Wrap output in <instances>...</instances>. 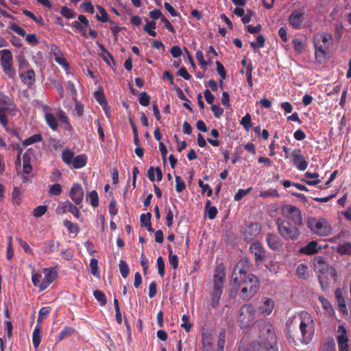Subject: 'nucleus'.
I'll list each match as a JSON object with an SVG mask.
<instances>
[{
	"mask_svg": "<svg viewBox=\"0 0 351 351\" xmlns=\"http://www.w3.org/2000/svg\"><path fill=\"white\" fill-rule=\"evenodd\" d=\"M255 328H258V341L245 346L243 337L239 351H278L277 337L272 324L264 320H258Z\"/></svg>",
	"mask_w": 351,
	"mask_h": 351,
	"instance_id": "f257e3e1",
	"label": "nucleus"
},
{
	"mask_svg": "<svg viewBox=\"0 0 351 351\" xmlns=\"http://www.w3.org/2000/svg\"><path fill=\"white\" fill-rule=\"evenodd\" d=\"M239 273L240 276L233 277L230 282V294L232 295L233 292L236 294L240 289L241 298L247 301L257 293L260 287V282L254 274H250L246 276V272L243 269H240Z\"/></svg>",
	"mask_w": 351,
	"mask_h": 351,
	"instance_id": "f03ea898",
	"label": "nucleus"
},
{
	"mask_svg": "<svg viewBox=\"0 0 351 351\" xmlns=\"http://www.w3.org/2000/svg\"><path fill=\"white\" fill-rule=\"evenodd\" d=\"M300 330L302 335L301 341L308 344L311 340L315 332V324L312 316L306 311H302L298 315Z\"/></svg>",
	"mask_w": 351,
	"mask_h": 351,
	"instance_id": "7ed1b4c3",
	"label": "nucleus"
},
{
	"mask_svg": "<svg viewBox=\"0 0 351 351\" xmlns=\"http://www.w3.org/2000/svg\"><path fill=\"white\" fill-rule=\"evenodd\" d=\"M225 273L223 269H220L219 266L216 269L213 276V285L210 293V305L213 308H216L219 305L224 285Z\"/></svg>",
	"mask_w": 351,
	"mask_h": 351,
	"instance_id": "20e7f679",
	"label": "nucleus"
},
{
	"mask_svg": "<svg viewBox=\"0 0 351 351\" xmlns=\"http://www.w3.org/2000/svg\"><path fill=\"white\" fill-rule=\"evenodd\" d=\"M276 225L277 226L279 234L285 240H296L300 234L298 226L291 223L289 221L281 217L276 219Z\"/></svg>",
	"mask_w": 351,
	"mask_h": 351,
	"instance_id": "39448f33",
	"label": "nucleus"
},
{
	"mask_svg": "<svg viewBox=\"0 0 351 351\" xmlns=\"http://www.w3.org/2000/svg\"><path fill=\"white\" fill-rule=\"evenodd\" d=\"M306 226L315 234L328 237L332 234V228L330 223L324 218L308 217Z\"/></svg>",
	"mask_w": 351,
	"mask_h": 351,
	"instance_id": "423d86ee",
	"label": "nucleus"
},
{
	"mask_svg": "<svg viewBox=\"0 0 351 351\" xmlns=\"http://www.w3.org/2000/svg\"><path fill=\"white\" fill-rule=\"evenodd\" d=\"M256 307L251 303L242 305L239 309L238 323L241 328H247L251 326L256 317Z\"/></svg>",
	"mask_w": 351,
	"mask_h": 351,
	"instance_id": "0eeeda50",
	"label": "nucleus"
},
{
	"mask_svg": "<svg viewBox=\"0 0 351 351\" xmlns=\"http://www.w3.org/2000/svg\"><path fill=\"white\" fill-rule=\"evenodd\" d=\"M0 64L4 73L10 79L16 75L13 68V56L10 50L3 49L0 51Z\"/></svg>",
	"mask_w": 351,
	"mask_h": 351,
	"instance_id": "6e6552de",
	"label": "nucleus"
},
{
	"mask_svg": "<svg viewBox=\"0 0 351 351\" xmlns=\"http://www.w3.org/2000/svg\"><path fill=\"white\" fill-rule=\"evenodd\" d=\"M282 214L288 217L296 226H300L303 224L301 210L293 205H285L281 208Z\"/></svg>",
	"mask_w": 351,
	"mask_h": 351,
	"instance_id": "1a4fd4ad",
	"label": "nucleus"
},
{
	"mask_svg": "<svg viewBox=\"0 0 351 351\" xmlns=\"http://www.w3.org/2000/svg\"><path fill=\"white\" fill-rule=\"evenodd\" d=\"M17 112L18 109L14 102H13V106L9 105L0 106V124L1 126L7 130L8 125L7 114L12 117H15Z\"/></svg>",
	"mask_w": 351,
	"mask_h": 351,
	"instance_id": "9d476101",
	"label": "nucleus"
},
{
	"mask_svg": "<svg viewBox=\"0 0 351 351\" xmlns=\"http://www.w3.org/2000/svg\"><path fill=\"white\" fill-rule=\"evenodd\" d=\"M304 18L305 12L304 8L296 9L290 14L288 21L293 29H300L302 28Z\"/></svg>",
	"mask_w": 351,
	"mask_h": 351,
	"instance_id": "9b49d317",
	"label": "nucleus"
},
{
	"mask_svg": "<svg viewBox=\"0 0 351 351\" xmlns=\"http://www.w3.org/2000/svg\"><path fill=\"white\" fill-rule=\"evenodd\" d=\"M261 231V224L255 222L246 224L245 226L243 228L242 233L245 241H252L260 234Z\"/></svg>",
	"mask_w": 351,
	"mask_h": 351,
	"instance_id": "f8f14e48",
	"label": "nucleus"
},
{
	"mask_svg": "<svg viewBox=\"0 0 351 351\" xmlns=\"http://www.w3.org/2000/svg\"><path fill=\"white\" fill-rule=\"evenodd\" d=\"M44 278L41 281L40 291H43L57 278L58 271L54 267L45 268L43 270Z\"/></svg>",
	"mask_w": 351,
	"mask_h": 351,
	"instance_id": "ddd939ff",
	"label": "nucleus"
},
{
	"mask_svg": "<svg viewBox=\"0 0 351 351\" xmlns=\"http://www.w3.org/2000/svg\"><path fill=\"white\" fill-rule=\"evenodd\" d=\"M69 197L72 201L79 206L80 208H82V201L84 198V190L82 186L78 183H74L69 191Z\"/></svg>",
	"mask_w": 351,
	"mask_h": 351,
	"instance_id": "4468645a",
	"label": "nucleus"
},
{
	"mask_svg": "<svg viewBox=\"0 0 351 351\" xmlns=\"http://www.w3.org/2000/svg\"><path fill=\"white\" fill-rule=\"evenodd\" d=\"M337 332L339 333L337 337L339 351H349V339L346 328L343 325H340L338 326Z\"/></svg>",
	"mask_w": 351,
	"mask_h": 351,
	"instance_id": "2eb2a0df",
	"label": "nucleus"
},
{
	"mask_svg": "<svg viewBox=\"0 0 351 351\" xmlns=\"http://www.w3.org/2000/svg\"><path fill=\"white\" fill-rule=\"evenodd\" d=\"M293 165L300 171H304L308 166V162L305 160L300 149L293 150L291 153Z\"/></svg>",
	"mask_w": 351,
	"mask_h": 351,
	"instance_id": "dca6fc26",
	"label": "nucleus"
},
{
	"mask_svg": "<svg viewBox=\"0 0 351 351\" xmlns=\"http://www.w3.org/2000/svg\"><path fill=\"white\" fill-rule=\"evenodd\" d=\"M250 250L254 254L256 263L262 262L266 257V252L263 245L258 241L252 243Z\"/></svg>",
	"mask_w": 351,
	"mask_h": 351,
	"instance_id": "f3484780",
	"label": "nucleus"
},
{
	"mask_svg": "<svg viewBox=\"0 0 351 351\" xmlns=\"http://www.w3.org/2000/svg\"><path fill=\"white\" fill-rule=\"evenodd\" d=\"M313 264L315 271L319 274H325L329 270V265L323 256H319L314 258Z\"/></svg>",
	"mask_w": 351,
	"mask_h": 351,
	"instance_id": "a211bd4d",
	"label": "nucleus"
},
{
	"mask_svg": "<svg viewBox=\"0 0 351 351\" xmlns=\"http://www.w3.org/2000/svg\"><path fill=\"white\" fill-rule=\"evenodd\" d=\"M322 250V247L319 245L316 241H311L305 246L301 247L299 252L305 255H313L317 253Z\"/></svg>",
	"mask_w": 351,
	"mask_h": 351,
	"instance_id": "6ab92c4d",
	"label": "nucleus"
},
{
	"mask_svg": "<svg viewBox=\"0 0 351 351\" xmlns=\"http://www.w3.org/2000/svg\"><path fill=\"white\" fill-rule=\"evenodd\" d=\"M266 241L269 247L275 251L280 250L282 247V243L280 239L273 233H269Z\"/></svg>",
	"mask_w": 351,
	"mask_h": 351,
	"instance_id": "aec40b11",
	"label": "nucleus"
},
{
	"mask_svg": "<svg viewBox=\"0 0 351 351\" xmlns=\"http://www.w3.org/2000/svg\"><path fill=\"white\" fill-rule=\"evenodd\" d=\"M335 296L337 300L339 311L347 315L348 313V308L346 304V301L343 295V292L340 288H337L335 291Z\"/></svg>",
	"mask_w": 351,
	"mask_h": 351,
	"instance_id": "412c9836",
	"label": "nucleus"
},
{
	"mask_svg": "<svg viewBox=\"0 0 351 351\" xmlns=\"http://www.w3.org/2000/svg\"><path fill=\"white\" fill-rule=\"evenodd\" d=\"M274 308V302L272 299L264 298L263 304L259 306L261 314L264 316H269Z\"/></svg>",
	"mask_w": 351,
	"mask_h": 351,
	"instance_id": "4be33fe9",
	"label": "nucleus"
},
{
	"mask_svg": "<svg viewBox=\"0 0 351 351\" xmlns=\"http://www.w3.org/2000/svg\"><path fill=\"white\" fill-rule=\"evenodd\" d=\"M21 81L28 85L29 87L32 86L36 80V74L33 69H30L24 73L19 75Z\"/></svg>",
	"mask_w": 351,
	"mask_h": 351,
	"instance_id": "5701e85b",
	"label": "nucleus"
},
{
	"mask_svg": "<svg viewBox=\"0 0 351 351\" xmlns=\"http://www.w3.org/2000/svg\"><path fill=\"white\" fill-rule=\"evenodd\" d=\"M88 161V157L86 154H82L75 156L73 162L71 167L74 169H78L86 166Z\"/></svg>",
	"mask_w": 351,
	"mask_h": 351,
	"instance_id": "b1692460",
	"label": "nucleus"
},
{
	"mask_svg": "<svg viewBox=\"0 0 351 351\" xmlns=\"http://www.w3.org/2000/svg\"><path fill=\"white\" fill-rule=\"evenodd\" d=\"M319 173L317 172L310 173L308 171L304 173V177L308 179H315L313 180H306L305 178H302L301 181L305 182L308 185L315 186L320 182V180L318 179Z\"/></svg>",
	"mask_w": 351,
	"mask_h": 351,
	"instance_id": "393cba45",
	"label": "nucleus"
},
{
	"mask_svg": "<svg viewBox=\"0 0 351 351\" xmlns=\"http://www.w3.org/2000/svg\"><path fill=\"white\" fill-rule=\"evenodd\" d=\"M296 273L300 278L307 280L311 276V271H309L306 265L300 263L298 265Z\"/></svg>",
	"mask_w": 351,
	"mask_h": 351,
	"instance_id": "a878e982",
	"label": "nucleus"
},
{
	"mask_svg": "<svg viewBox=\"0 0 351 351\" xmlns=\"http://www.w3.org/2000/svg\"><path fill=\"white\" fill-rule=\"evenodd\" d=\"M202 351H212V337L208 333H203L202 335Z\"/></svg>",
	"mask_w": 351,
	"mask_h": 351,
	"instance_id": "bb28decb",
	"label": "nucleus"
},
{
	"mask_svg": "<svg viewBox=\"0 0 351 351\" xmlns=\"http://www.w3.org/2000/svg\"><path fill=\"white\" fill-rule=\"evenodd\" d=\"M45 118L47 124L52 130L56 131L58 130V124L57 119L53 114L51 112H47L45 114Z\"/></svg>",
	"mask_w": 351,
	"mask_h": 351,
	"instance_id": "cd10ccee",
	"label": "nucleus"
},
{
	"mask_svg": "<svg viewBox=\"0 0 351 351\" xmlns=\"http://www.w3.org/2000/svg\"><path fill=\"white\" fill-rule=\"evenodd\" d=\"M64 208L66 213L69 212L73 215L77 219L80 217V212L76 204H73L70 201L66 200L64 202Z\"/></svg>",
	"mask_w": 351,
	"mask_h": 351,
	"instance_id": "c85d7f7f",
	"label": "nucleus"
},
{
	"mask_svg": "<svg viewBox=\"0 0 351 351\" xmlns=\"http://www.w3.org/2000/svg\"><path fill=\"white\" fill-rule=\"evenodd\" d=\"M75 154L73 151L69 149H65L62 153V161L67 165L70 166L73 162L75 158Z\"/></svg>",
	"mask_w": 351,
	"mask_h": 351,
	"instance_id": "c756f323",
	"label": "nucleus"
},
{
	"mask_svg": "<svg viewBox=\"0 0 351 351\" xmlns=\"http://www.w3.org/2000/svg\"><path fill=\"white\" fill-rule=\"evenodd\" d=\"M226 336V330L225 328H222L218 336V340L217 343V351H223L225 346V339Z\"/></svg>",
	"mask_w": 351,
	"mask_h": 351,
	"instance_id": "7c9ffc66",
	"label": "nucleus"
},
{
	"mask_svg": "<svg viewBox=\"0 0 351 351\" xmlns=\"http://www.w3.org/2000/svg\"><path fill=\"white\" fill-rule=\"evenodd\" d=\"M63 224L70 234H75L77 235L80 232V229L77 224L74 223L68 219L64 220L63 221Z\"/></svg>",
	"mask_w": 351,
	"mask_h": 351,
	"instance_id": "2f4dec72",
	"label": "nucleus"
},
{
	"mask_svg": "<svg viewBox=\"0 0 351 351\" xmlns=\"http://www.w3.org/2000/svg\"><path fill=\"white\" fill-rule=\"evenodd\" d=\"M41 341L40 338V328L38 326H36L34 328L32 334V343L35 348L39 347V345Z\"/></svg>",
	"mask_w": 351,
	"mask_h": 351,
	"instance_id": "473e14b6",
	"label": "nucleus"
},
{
	"mask_svg": "<svg viewBox=\"0 0 351 351\" xmlns=\"http://www.w3.org/2000/svg\"><path fill=\"white\" fill-rule=\"evenodd\" d=\"M320 40H315L314 41V46L315 49V56H317L319 53L321 56L325 57L327 54V51L328 47L326 46H323L320 45Z\"/></svg>",
	"mask_w": 351,
	"mask_h": 351,
	"instance_id": "72a5a7b5",
	"label": "nucleus"
},
{
	"mask_svg": "<svg viewBox=\"0 0 351 351\" xmlns=\"http://www.w3.org/2000/svg\"><path fill=\"white\" fill-rule=\"evenodd\" d=\"M176 90L178 93V97L181 99V100H183L184 101H185L183 104V106L187 109L189 110L190 112H192L193 110V108L190 105V100L185 96V95L184 94L182 90L179 88V87H177L176 88Z\"/></svg>",
	"mask_w": 351,
	"mask_h": 351,
	"instance_id": "f704fd0d",
	"label": "nucleus"
},
{
	"mask_svg": "<svg viewBox=\"0 0 351 351\" xmlns=\"http://www.w3.org/2000/svg\"><path fill=\"white\" fill-rule=\"evenodd\" d=\"M168 251L169 264L174 269H176L178 267V257L177 255L173 254V250L170 245H168Z\"/></svg>",
	"mask_w": 351,
	"mask_h": 351,
	"instance_id": "c9c22d12",
	"label": "nucleus"
},
{
	"mask_svg": "<svg viewBox=\"0 0 351 351\" xmlns=\"http://www.w3.org/2000/svg\"><path fill=\"white\" fill-rule=\"evenodd\" d=\"M87 201H90L93 207L96 208L99 206V197L95 190L92 191L86 196Z\"/></svg>",
	"mask_w": 351,
	"mask_h": 351,
	"instance_id": "e433bc0d",
	"label": "nucleus"
},
{
	"mask_svg": "<svg viewBox=\"0 0 351 351\" xmlns=\"http://www.w3.org/2000/svg\"><path fill=\"white\" fill-rule=\"evenodd\" d=\"M156 27V23L154 21L147 22L146 25L143 27V30L146 32L149 36L155 37L156 36V32L154 31Z\"/></svg>",
	"mask_w": 351,
	"mask_h": 351,
	"instance_id": "4c0bfd02",
	"label": "nucleus"
},
{
	"mask_svg": "<svg viewBox=\"0 0 351 351\" xmlns=\"http://www.w3.org/2000/svg\"><path fill=\"white\" fill-rule=\"evenodd\" d=\"M97 9L101 14V16H99V14L96 15V18L99 21H101L102 23L110 21L111 23H113V21H110L108 13L102 6L98 5Z\"/></svg>",
	"mask_w": 351,
	"mask_h": 351,
	"instance_id": "58836bf2",
	"label": "nucleus"
},
{
	"mask_svg": "<svg viewBox=\"0 0 351 351\" xmlns=\"http://www.w3.org/2000/svg\"><path fill=\"white\" fill-rule=\"evenodd\" d=\"M322 351H337L334 339H327L322 345Z\"/></svg>",
	"mask_w": 351,
	"mask_h": 351,
	"instance_id": "ea45409f",
	"label": "nucleus"
},
{
	"mask_svg": "<svg viewBox=\"0 0 351 351\" xmlns=\"http://www.w3.org/2000/svg\"><path fill=\"white\" fill-rule=\"evenodd\" d=\"M51 310V308L50 306L42 307L38 312L37 322L41 323L49 315Z\"/></svg>",
	"mask_w": 351,
	"mask_h": 351,
	"instance_id": "a19ab883",
	"label": "nucleus"
},
{
	"mask_svg": "<svg viewBox=\"0 0 351 351\" xmlns=\"http://www.w3.org/2000/svg\"><path fill=\"white\" fill-rule=\"evenodd\" d=\"M59 243L53 240L47 241L44 244V252L46 253L53 252L58 246Z\"/></svg>",
	"mask_w": 351,
	"mask_h": 351,
	"instance_id": "79ce46f5",
	"label": "nucleus"
},
{
	"mask_svg": "<svg viewBox=\"0 0 351 351\" xmlns=\"http://www.w3.org/2000/svg\"><path fill=\"white\" fill-rule=\"evenodd\" d=\"M93 295L101 306H105L106 304V296L103 291L100 290H96L93 292Z\"/></svg>",
	"mask_w": 351,
	"mask_h": 351,
	"instance_id": "37998d69",
	"label": "nucleus"
},
{
	"mask_svg": "<svg viewBox=\"0 0 351 351\" xmlns=\"http://www.w3.org/2000/svg\"><path fill=\"white\" fill-rule=\"evenodd\" d=\"M119 271L121 276L123 278H126L128 276L130 269L129 266L125 261L121 260L119 264Z\"/></svg>",
	"mask_w": 351,
	"mask_h": 351,
	"instance_id": "c03bdc74",
	"label": "nucleus"
},
{
	"mask_svg": "<svg viewBox=\"0 0 351 351\" xmlns=\"http://www.w3.org/2000/svg\"><path fill=\"white\" fill-rule=\"evenodd\" d=\"M42 138L43 137L40 134H36L26 138L23 142V145L27 146L35 143L40 142Z\"/></svg>",
	"mask_w": 351,
	"mask_h": 351,
	"instance_id": "a18cd8bd",
	"label": "nucleus"
},
{
	"mask_svg": "<svg viewBox=\"0 0 351 351\" xmlns=\"http://www.w3.org/2000/svg\"><path fill=\"white\" fill-rule=\"evenodd\" d=\"M74 332V329L71 327L65 326L58 336V341L63 340L66 337L71 336Z\"/></svg>",
	"mask_w": 351,
	"mask_h": 351,
	"instance_id": "49530a36",
	"label": "nucleus"
},
{
	"mask_svg": "<svg viewBox=\"0 0 351 351\" xmlns=\"http://www.w3.org/2000/svg\"><path fill=\"white\" fill-rule=\"evenodd\" d=\"M58 119L64 125V128L65 130H70L71 128V125L69 121V119L66 117L65 112H63L62 110H60L59 112Z\"/></svg>",
	"mask_w": 351,
	"mask_h": 351,
	"instance_id": "de8ad7c7",
	"label": "nucleus"
},
{
	"mask_svg": "<svg viewBox=\"0 0 351 351\" xmlns=\"http://www.w3.org/2000/svg\"><path fill=\"white\" fill-rule=\"evenodd\" d=\"M96 101L101 105H107V101L103 90H97L94 93Z\"/></svg>",
	"mask_w": 351,
	"mask_h": 351,
	"instance_id": "09e8293b",
	"label": "nucleus"
},
{
	"mask_svg": "<svg viewBox=\"0 0 351 351\" xmlns=\"http://www.w3.org/2000/svg\"><path fill=\"white\" fill-rule=\"evenodd\" d=\"M138 101L143 106H147L150 103V96L146 92H142L139 94Z\"/></svg>",
	"mask_w": 351,
	"mask_h": 351,
	"instance_id": "8fccbe9b",
	"label": "nucleus"
},
{
	"mask_svg": "<svg viewBox=\"0 0 351 351\" xmlns=\"http://www.w3.org/2000/svg\"><path fill=\"white\" fill-rule=\"evenodd\" d=\"M252 190V187H249L247 189H239L238 191L234 196V199L235 201H239L245 195H247Z\"/></svg>",
	"mask_w": 351,
	"mask_h": 351,
	"instance_id": "3c124183",
	"label": "nucleus"
},
{
	"mask_svg": "<svg viewBox=\"0 0 351 351\" xmlns=\"http://www.w3.org/2000/svg\"><path fill=\"white\" fill-rule=\"evenodd\" d=\"M62 192V186L60 184H52L49 190V193L51 195L58 196L60 195Z\"/></svg>",
	"mask_w": 351,
	"mask_h": 351,
	"instance_id": "603ef678",
	"label": "nucleus"
},
{
	"mask_svg": "<svg viewBox=\"0 0 351 351\" xmlns=\"http://www.w3.org/2000/svg\"><path fill=\"white\" fill-rule=\"evenodd\" d=\"M292 44L295 51L297 53H300L304 48L302 40L300 38H295L292 40Z\"/></svg>",
	"mask_w": 351,
	"mask_h": 351,
	"instance_id": "864d4df0",
	"label": "nucleus"
},
{
	"mask_svg": "<svg viewBox=\"0 0 351 351\" xmlns=\"http://www.w3.org/2000/svg\"><path fill=\"white\" fill-rule=\"evenodd\" d=\"M60 14L66 19H73L75 16L74 11L65 5L61 8Z\"/></svg>",
	"mask_w": 351,
	"mask_h": 351,
	"instance_id": "5fc2aeb1",
	"label": "nucleus"
},
{
	"mask_svg": "<svg viewBox=\"0 0 351 351\" xmlns=\"http://www.w3.org/2000/svg\"><path fill=\"white\" fill-rule=\"evenodd\" d=\"M14 101L3 93L0 92V106L9 105L13 106Z\"/></svg>",
	"mask_w": 351,
	"mask_h": 351,
	"instance_id": "6e6d98bb",
	"label": "nucleus"
},
{
	"mask_svg": "<svg viewBox=\"0 0 351 351\" xmlns=\"http://www.w3.org/2000/svg\"><path fill=\"white\" fill-rule=\"evenodd\" d=\"M337 252L340 254H350L351 253V244L349 243L339 245L337 248Z\"/></svg>",
	"mask_w": 351,
	"mask_h": 351,
	"instance_id": "4d7b16f0",
	"label": "nucleus"
},
{
	"mask_svg": "<svg viewBox=\"0 0 351 351\" xmlns=\"http://www.w3.org/2000/svg\"><path fill=\"white\" fill-rule=\"evenodd\" d=\"M240 123L243 126V128L246 130H249V129L252 127V119L251 116L250 114H246L245 116H244L241 121Z\"/></svg>",
	"mask_w": 351,
	"mask_h": 351,
	"instance_id": "13d9d810",
	"label": "nucleus"
},
{
	"mask_svg": "<svg viewBox=\"0 0 351 351\" xmlns=\"http://www.w3.org/2000/svg\"><path fill=\"white\" fill-rule=\"evenodd\" d=\"M47 210V206L46 205H40L34 208L33 215L35 217H40L45 214Z\"/></svg>",
	"mask_w": 351,
	"mask_h": 351,
	"instance_id": "bf43d9fd",
	"label": "nucleus"
},
{
	"mask_svg": "<svg viewBox=\"0 0 351 351\" xmlns=\"http://www.w3.org/2000/svg\"><path fill=\"white\" fill-rule=\"evenodd\" d=\"M176 190L178 193L182 192L186 189V184L182 180L181 177L176 176Z\"/></svg>",
	"mask_w": 351,
	"mask_h": 351,
	"instance_id": "052dcab7",
	"label": "nucleus"
},
{
	"mask_svg": "<svg viewBox=\"0 0 351 351\" xmlns=\"http://www.w3.org/2000/svg\"><path fill=\"white\" fill-rule=\"evenodd\" d=\"M16 241H18L19 245L24 250V251L26 254H33L32 249L29 247V245L25 241H24L23 239H22L21 238H19V237L16 238Z\"/></svg>",
	"mask_w": 351,
	"mask_h": 351,
	"instance_id": "680f3d73",
	"label": "nucleus"
},
{
	"mask_svg": "<svg viewBox=\"0 0 351 351\" xmlns=\"http://www.w3.org/2000/svg\"><path fill=\"white\" fill-rule=\"evenodd\" d=\"M42 278V274L40 273L32 274V282L35 287H38L39 292H41L40 291V284H41L40 278Z\"/></svg>",
	"mask_w": 351,
	"mask_h": 351,
	"instance_id": "e2e57ef3",
	"label": "nucleus"
},
{
	"mask_svg": "<svg viewBox=\"0 0 351 351\" xmlns=\"http://www.w3.org/2000/svg\"><path fill=\"white\" fill-rule=\"evenodd\" d=\"M90 267L91 273L95 276H98L99 274L98 269V261L95 258H92L90 261Z\"/></svg>",
	"mask_w": 351,
	"mask_h": 351,
	"instance_id": "0e129e2a",
	"label": "nucleus"
},
{
	"mask_svg": "<svg viewBox=\"0 0 351 351\" xmlns=\"http://www.w3.org/2000/svg\"><path fill=\"white\" fill-rule=\"evenodd\" d=\"M157 265L159 275L162 278L165 276V265L162 256L157 258Z\"/></svg>",
	"mask_w": 351,
	"mask_h": 351,
	"instance_id": "69168bd1",
	"label": "nucleus"
},
{
	"mask_svg": "<svg viewBox=\"0 0 351 351\" xmlns=\"http://www.w3.org/2000/svg\"><path fill=\"white\" fill-rule=\"evenodd\" d=\"M10 29L21 36H24L26 34L25 30L21 27L17 25L16 23H11Z\"/></svg>",
	"mask_w": 351,
	"mask_h": 351,
	"instance_id": "338daca9",
	"label": "nucleus"
},
{
	"mask_svg": "<svg viewBox=\"0 0 351 351\" xmlns=\"http://www.w3.org/2000/svg\"><path fill=\"white\" fill-rule=\"evenodd\" d=\"M210 108L213 112L214 117L217 119H219L223 113V108L217 105L212 104Z\"/></svg>",
	"mask_w": 351,
	"mask_h": 351,
	"instance_id": "774afa93",
	"label": "nucleus"
}]
</instances>
